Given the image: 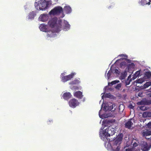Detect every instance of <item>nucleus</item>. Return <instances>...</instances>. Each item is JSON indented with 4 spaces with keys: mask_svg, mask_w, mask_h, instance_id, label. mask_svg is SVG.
<instances>
[{
    "mask_svg": "<svg viewBox=\"0 0 151 151\" xmlns=\"http://www.w3.org/2000/svg\"><path fill=\"white\" fill-rule=\"evenodd\" d=\"M150 76H143L142 78H139L137 80L136 83H142L145 80V79L149 78Z\"/></svg>",
    "mask_w": 151,
    "mask_h": 151,
    "instance_id": "17",
    "label": "nucleus"
},
{
    "mask_svg": "<svg viewBox=\"0 0 151 151\" xmlns=\"http://www.w3.org/2000/svg\"><path fill=\"white\" fill-rule=\"evenodd\" d=\"M124 59V58H121L120 59L117 60L116 61V63L119 62L121 60H123Z\"/></svg>",
    "mask_w": 151,
    "mask_h": 151,
    "instance_id": "37",
    "label": "nucleus"
},
{
    "mask_svg": "<svg viewBox=\"0 0 151 151\" xmlns=\"http://www.w3.org/2000/svg\"><path fill=\"white\" fill-rule=\"evenodd\" d=\"M51 122L50 120V121H49V122H47L48 124H50L49 122Z\"/></svg>",
    "mask_w": 151,
    "mask_h": 151,
    "instance_id": "44",
    "label": "nucleus"
},
{
    "mask_svg": "<svg viewBox=\"0 0 151 151\" xmlns=\"http://www.w3.org/2000/svg\"><path fill=\"white\" fill-rule=\"evenodd\" d=\"M130 60L127 59H125L124 60L120 63V67L121 68H125L127 66V63H130Z\"/></svg>",
    "mask_w": 151,
    "mask_h": 151,
    "instance_id": "13",
    "label": "nucleus"
},
{
    "mask_svg": "<svg viewBox=\"0 0 151 151\" xmlns=\"http://www.w3.org/2000/svg\"><path fill=\"white\" fill-rule=\"evenodd\" d=\"M36 15V12L35 11H32L29 14L28 19H33Z\"/></svg>",
    "mask_w": 151,
    "mask_h": 151,
    "instance_id": "18",
    "label": "nucleus"
},
{
    "mask_svg": "<svg viewBox=\"0 0 151 151\" xmlns=\"http://www.w3.org/2000/svg\"><path fill=\"white\" fill-rule=\"evenodd\" d=\"M143 137L147 139V142L142 141L140 143L141 149L143 151H148L151 147V131L146 130L142 132Z\"/></svg>",
    "mask_w": 151,
    "mask_h": 151,
    "instance_id": "3",
    "label": "nucleus"
},
{
    "mask_svg": "<svg viewBox=\"0 0 151 151\" xmlns=\"http://www.w3.org/2000/svg\"><path fill=\"white\" fill-rule=\"evenodd\" d=\"M119 82V80H116L114 81H112L111 83L108 82V85L109 86H111L112 85Z\"/></svg>",
    "mask_w": 151,
    "mask_h": 151,
    "instance_id": "23",
    "label": "nucleus"
},
{
    "mask_svg": "<svg viewBox=\"0 0 151 151\" xmlns=\"http://www.w3.org/2000/svg\"><path fill=\"white\" fill-rule=\"evenodd\" d=\"M138 104L140 105H150L151 104V100H148L147 99H143L140 102L138 103Z\"/></svg>",
    "mask_w": 151,
    "mask_h": 151,
    "instance_id": "15",
    "label": "nucleus"
},
{
    "mask_svg": "<svg viewBox=\"0 0 151 151\" xmlns=\"http://www.w3.org/2000/svg\"><path fill=\"white\" fill-rule=\"evenodd\" d=\"M139 108L142 111H145L148 109L149 107H147V106L146 107L145 106H140Z\"/></svg>",
    "mask_w": 151,
    "mask_h": 151,
    "instance_id": "28",
    "label": "nucleus"
},
{
    "mask_svg": "<svg viewBox=\"0 0 151 151\" xmlns=\"http://www.w3.org/2000/svg\"><path fill=\"white\" fill-rule=\"evenodd\" d=\"M73 76H62L61 78V81L63 82L70 80L73 78Z\"/></svg>",
    "mask_w": 151,
    "mask_h": 151,
    "instance_id": "19",
    "label": "nucleus"
},
{
    "mask_svg": "<svg viewBox=\"0 0 151 151\" xmlns=\"http://www.w3.org/2000/svg\"><path fill=\"white\" fill-rule=\"evenodd\" d=\"M63 29L65 31L69 30L70 29V25L65 20L63 22Z\"/></svg>",
    "mask_w": 151,
    "mask_h": 151,
    "instance_id": "14",
    "label": "nucleus"
},
{
    "mask_svg": "<svg viewBox=\"0 0 151 151\" xmlns=\"http://www.w3.org/2000/svg\"><path fill=\"white\" fill-rule=\"evenodd\" d=\"M143 117L146 118L148 117V112L146 111L144 112L142 114Z\"/></svg>",
    "mask_w": 151,
    "mask_h": 151,
    "instance_id": "30",
    "label": "nucleus"
},
{
    "mask_svg": "<svg viewBox=\"0 0 151 151\" xmlns=\"http://www.w3.org/2000/svg\"><path fill=\"white\" fill-rule=\"evenodd\" d=\"M76 74V73L75 72H72L70 74H69L68 76H74Z\"/></svg>",
    "mask_w": 151,
    "mask_h": 151,
    "instance_id": "36",
    "label": "nucleus"
},
{
    "mask_svg": "<svg viewBox=\"0 0 151 151\" xmlns=\"http://www.w3.org/2000/svg\"><path fill=\"white\" fill-rule=\"evenodd\" d=\"M71 96L70 93L69 92H66L64 93L62 97L63 98L66 100H68L69 99Z\"/></svg>",
    "mask_w": 151,
    "mask_h": 151,
    "instance_id": "20",
    "label": "nucleus"
},
{
    "mask_svg": "<svg viewBox=\"0 0 151 151\" xmlns=\"http://www.w3.org/2000/svg\"><path fill=\"white\" fill-rule=\"evenodd\" d=\"M49 27L48 25H46L44 24H42L40 25L39 28L41 31L46 32L50 28Z\"/></svg>",
    "mask_w": 151,
    "mask_h": 151,
    "instance_id": "12",
    "label": "nucleus"
},
{
    "mask_svg": "<svg viewBox=\"0 0 151 151\" xmlns=\"http://www.w3.org/2000/svg\"><path fill=\"white\" fill-rule=\"evenodd\" d=\"M104 90H105V91H106V90L112 91H113V89L111 87L108 88L107 86H106L104 88Z\"/></svg>",
    "mask_w": 151,
    "mask_h": 151,
    "instance_id": "29",
    "label": "nucleus"
},
{
    "mask_svg": "<svg viewBox=\"0 0 151 151\" xmlns=\"http://www.w3.org/2000/svg\"><path fill=\"white\" fill-rule=\"evenodd\" d=\"M137 76H133V77L131 79H132H132L134 80V79L136 78Z\"/></svg>",
    "mask_w": 151,
    "mask_h": 151,
    "instance_id": "39",
    "label": "nucleus"
},
{
    "mask_svg": "<svg viewBox=\"0 0 151 151\" xmlns=\"http://www.w3.org/2000/svg\"><path fill=\"white\" fill-rule=\"evenodd\" d=\"M54 1L56 2H57L58 1V0H54Z\"/></svg>",
    "mask_w": 151,
    "mask_h": 151,
    "instance_id": "47",
    "label": "nucleus"
},
{
    "mask_svg": "<svg viewBox=\"0 0 151 151\" xmlns=\"http://www.w3.org/2000/svg\"><path fill=\"white\" fill-rule=\"evenodd\" d=\"M121 84L120 83L118 84L115 87V88L117 89H119L121 87Z\"/></svg>",
    "mask_w": 151,
    "mask_h": 151,
    "instance_id": "33",
    "label": "nucleus"
},
{
    "mask_svg": "<svg viewBox=\"0 0 151 151\" xmlns=\"http://www.w3.org/2000/svg\"><path fill=\"white\" fill-rule=\"evenodd\" d=\"M102 126H104V127H106V125H105L104 124L103 121V124H102ZM104 128V127H102L100 129L101 130H102Z\"/></svg>",
    "mask_w": 151,
    "mask_h": 151,
    "instance_id": "35",
    "label": "nucleus"
},
{
    "mask_svg": "<svg viewBox=\"0 0 151 151\" xmlns=\"http://www.w3.org/2000/svg\"><path fill=\"white\" fill-rule=\"evenodd\" d=\"M69 104L70 107L74 108L79 104V103L77 99H73L69 101Z\"/></svg>",
    "mask_w": 151,
    "mask_h": 151,
    "instance_id": "9",
    "label": "nucleus"
},
{
    "mask_svg": "<svg viewBox=\"0 0 151 151\" xmlns=\"http://www.w3.org/2000/svg\"><path fill=\"white\" fill-rule=\"evenodd\" d=\"M113 105L111 103H107L106 105L102 104L101 106V109H102L104 111L108 110H111L113 108ZM101 109L99 112V115L101 119L106 118L108 117V116L106 114H104L101 115H100Z\"/></svg>",
    "mask_w": 151,
    "mask_h": 151,
    "instance_id": "6",
    "label": "nucleus"
},
{
    "mask_svg": "<svg viewBox=\"0 0 151 151\" xmlns=\"http://www.w3.org/2000/svg\"><path fill=\"white\" fill-rule=\"evenodd\" d=\"M70 88L73 90H81V87L79 86H71Z\"/></svg>",
    "mask_w": 151,
    "mask_h": 151,
    "instance_id": "26",
    "label": "nucleus"
},
{
    "mask_svg": "<svg viewBox=\"0 0 151 151\" xmlns=\"http://www.w3.org/2000/svg\"><path fill=\"white\" fill-rule=\"evenodd\" d=\"M131 76H128L127 79L125 81L126 86L129 85L131 81H132V79H131Z\"/></svg>",
    "mask_w": 151,
    "mask_h": 151,
    "instance_id": "24",
    "label": "nucleus"
},
{
    "mask_svg": "<svg viewBox=\"0 0 151 151\" xmlns=\"http://www.w3.org/2000/svg\"><path fill=\"white\" fill-rule=\"evenodd\" d=\"M115 130L112 127V126H109L106 128L101 133V131L100 132V136L101 139L104 141L105 142L104 145L105 147H106V143L107 141L109 142L110 141V139L109 137L110 136H112L115 133Z\"/></svg>",
    "mask_w": 151,
    "mask_h": 151,
    "instance_id": "4",
    "label": "nucleus"
},
{
    "mask_svg": "<svg viewBox=\"0 0 151 151\" xmlns=\"http://www.w3.org/2000/svg\"><path fill=\"white\" fill-rule=\"evenodd\" d=\"M106 97L108 98H111L112 97V95H111L110 93H106L105 94V96Z\"/></svg>",
    "mask_w": 151,
    "mask_h": 151,
    "instance_id": "31",
    "label": "nucleus"
},
{
    "mask_svg": "<svg viewBox=\"0 0 151 151\" xmlns=\"http://www.w3.org/2000/svg\"><path fill=\"white\" fill-rule=\"evenodd\" d=\"M74 96L77 98L81 99L83 97L82 93L80 91H77L74 93Z\"/></svg>",
    "mask_w": 151,
    "mask_h": 151,
    "instance_id": "16",
    "label": "nucleus"
},
{
    "mask_svg": "<svg viewBox=\"0 0 151 151\" xmlns=\"http://www.w3.org/2000/svg\"><path fill=\"white\" fill-rule=\"evenodd\" d=\"M64 10L67 14H70L72 11L71 8L68 6H65L64 8Z\"/></svg>",
    "mask_w": 151,
    "mask_h": 151,
    "instance_id": "22",
    "label": "nucleus"
},
{
    "mask_svg": "<svg viewBox=\"0 0 151 151\" xmlns=\"http://www.w3.org/2000/svg\"><path fill=\"white\" fill-rule=\"evenodd\" d=\"M149 1L148 2H150H150H151V0H149Z\"/></svg>",
    "mask_w": 151,
    "mask_h": 151,
    "instance_id": "46",
    "label": "nucleus"
},
{
    "mask_svg": "<svg viewBox=\"0 0 151 151\" xmlns=\"http://www.w3.org/2000/svg\"><path fill=\"white\" fill-rule=\"evenodd\" d=\"M122 78L124 79L125 78V77H126V76H122Z\"/></svg>",
    "mask_w": 151,
    "mask_h": 151,
    "instance_id": "43",
    "label": "nucleus"
},
{
    "mask_svg": "<svg viewBox=\"0 0 151 151\" xmlns=\"http://www.w3.org/2000/svg\"><path fill=\"white\" fill-rule=\"evenodd\" d=\"M51 4V0H36L35 5L37 10L43 11L47 9Z\"/></svg>",
    "mask_w": 151,
    "mask_h": 151,
    "instance_id": "5",
    "label": "nucleus"
},
{
    "mask_svg": "<svg viewBox=\"0 0 151 151\" xmlns=\"http://www.w3.org/2000/svg\"><path fill=\"white\" fill-rule=\"evenodd\" d=\"M49 14H41L38 18L39 21L45 22L47 21L49 19Z\"/></svg>",
    "mask_w": 151,
    "mask_h": 151,
    "instance_id": "10",
    "label": "nucleus"
},
{
    "mask_svg": "<svg viewBox=\"0 0 151 151\" xmlns=\"http://www.w3.org/2000/svg\"><path fill=\"white\" fill-rule=\"evenodd\" d=\"M151 85V82L150 81L147 82L144 84L143 86V89H145L148 88Z\"/></svg>",
    "mask_w": 151,
    "mask_h": 151,
    "instance_id": "25",
    "label": "nucleus"
},
{
    "mask_svg": "<svg viewBox=\"0 0 151 151\" xmlns=\"http://www.w3.org/2000/svg\"><path fill=\"white\" fill-rule=\"evenodd\" d=\"M104 95H103V96H102V99H103V97H104Z\"/></svg>",
    "mask_w": 151,
    "mask_h": 151,
    "instance_id": "48",
    "label": "nucleus"
},
{
    "mask_svg": "<svg viewBox=\"0 0 151 151\" xmlns=\"http://www.w3.org/2000/svg\"><path fill=\"white\" fill-rule=\"evenodd\" d=\"M63 12L62 8L60 6L55 7L49 12V14L53 15H57Z\"/></svg>",
    "mask_w": 151,
    "mask_h": 151,
    "instance_id": "7",
    "label": "nucleus"
},
{
    "mask_svg": "<svg viewBox=\"0 0 151 151\" xmlns=\"http://www.w3.org/2000/svg\"><path fill=\"white\" fill-rule=\"evenodd\" d=\"M66 74V73H63L61 74V76H63L64 75H65Z\"/></svg>",
    "mask_w": 151,
    "mask_h": 151,
    "instance_id": "42",
    "label": "nucleus"
},
{
    "mask_svg": "<svg viewBox=\"0 0 151 151\" xmlns=\"http://www.w3.org/2000/svg\"><path fill=\"white\" fill-rule=\"evenodd\" d=\"M138 3L140 5L142 6H144L146 4L150 5V2H148L146 0H141L140 1H139Z\"/></svg>",
    "mask_w": 151,
    "mask_h": 151,
    "instance_id": "21",
    "label": "nucleus"
},
{
    "mask_svg": "<svg viewBox=\"0 0 151 151\" xmlns=\"http://www.w3.org/2000/svg\"><path fill=\"white\" fill-rule=\"evenodd\" d=\"M134 122V120L132 119H130L125 123L124 124L125 127L126 128L129 129L132 127Z\"/></svg>",
    "mask_w": 151,
    "mask_h": 151,
    "instance_id": "11",
    "label": "nucleus"
},
{
    "mask_svg": "<svg viewBox=\"0 0 151 151\" xmlns=\"http://www.w3.org/2000/svg\"><path fill=\"white\" fill-rule=\"evenodd\" d=\"M61 21H57V18L55 17L50 20L48 23L50 28L46 32L47 37H55L56 35V33L61 30Z\"/></svg>",
    "mask_w": 151,
    "mask_h": 151,
    "instance_id": "1",
    "label": "nucleus"
},
{
    "mask_svg": "<svg viewBox=\"0 0 151 151\" xmlns=\"http://www.w3.org/2000/svg\"><path fill=\"white\" fill-rule=\"evenodd\" d=\"M111 76H108V79Z\"/></svg>",
    "mask_w": 151,
    "mask_h": 151,
    "instance_id": "45",
    "label": "nucleus"
},
{
    "mask_svg": "<svg viewBox=\"0 0 151 151\" xmlns=\"http://www.w3.org/2000/svg\"><path fill=\"white\" fill-rule=\"evenodd\" d=\"M119 56H120V57H126V58H127V56L126 55H125V54H120V55H119Z\"/></svg>",
    "mask_w": 151,
    "mask_h": 151,
    "instance_id": "34",
    "label": "nucleus"
},
{
    "mask_svg": "<svg viewBox=\"0 0 151 151\" xmlns=\"http://www.w3.org/2000/svg\"><path fill=\"white\" fill-rule=\"evenodd\" d=\"M148 117H151V112H148Z\"/></svg>",
    "mask_w": 151,
    "mask_h": 151,
    "instance_id": "38",
    "label": "nucleus"
},
{
    "mask_svg": "<svg viewBox=\"0 0 151 151\" xmlns=\"http://www.w3.org/2000/svg\"><path fill=\"white\" fill-rule=\"evenodd\" d=\"M27 7H28V5H27V4L24 6V8L25 9H27Z\"/></svg>",
    "mask_w": 151,
    "mask_h": 151,
    "instance_id": "41",
    "label": "nucleus"
},
{
    "mask_svg": "<svg viewBox=\"0 0 151 151\" xmlns=\"http://www.w3.org/2000/svg\"><path fill=\"white\" fill-rule=\"evenodd\" d=\"M146 125L147 126L148 128L149 129L147 130H149L150 131H151V122H149Z\"/></svg>",
    "mask_w": 151,
    "mask_h": 151,
    "instance_id": "32",
    "label": "nucleus"
},
{
    "mask_svg": "<svg viewBox=\"0 0 151 151\" xmlns=\"http://www.w3.org/2000/svg\"><path fill=\"white\" fill-rule=\"evenodd\" d=\"M135 67V65L133 63H131L127 66L124 70L120 69L111 67L110 70L108 71L107 76H111L113 75H116V76H127V69L128 72L131 73L129 74V76H131L133 73V70Z\"/></svg>",
    "mask_w": 151,
    "mask_h": 151,
    "instance_id": "2",
    "label": "nucleus"
},
{
    "mask_svg": "<svg viewBox=\"0 0 151 151\" xmlns=\"http://www.w3.org/2000/svg\"><path fill=\"white\" fill-rule=\"evenodd\" d=\"M142 93L139 92L138 94V96L140 97L141 96Z\"/></svg>",
    "mask_w": 151,
    "mask_h": 151,
    "instance_id": "40",
    "label": "nucleus"
},
{
    "mask_svg": "<svg viewBox=\"0 0 151 151\" xmlns=\"http://www.w3.org/2000/svg\"><path fill=\"white\" fill-rule=\"evenodd\" d=\"M80 81L78 79L75 80L73 81L70 82L69 84H76L79 83Z\"/></svg>",
    "mask_w": 151,
    "mask_h": 151,
    "instance_id": "27",
    "label": "nucleus"
},
{
    "mask_svg": "<svg viewBox=\"0 0 151 151\" xmlns=\"http://www.w3.org/2000/svg\"><path fill=\"white\" fill-rule=\"evenodd\" d=\"M140 74H141L140 76H142L143 74H144V76H151V72L147 69H145L142 70H140L137 71L133 76H140Z\"/></svg>",
    "mask_w": 151,
    "mask_h": 151,
    "instance_id": "8",
    "label": "nucleus"
}]
</instances>
